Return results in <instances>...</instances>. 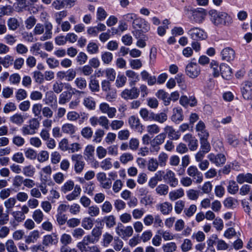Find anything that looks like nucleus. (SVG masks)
I'll use <instances>...</instances> for the list:
<instances>
[{
	"label": "nucleus",
	"instance_id": "13d9d810",
	"mask_svg": "<svg viewBox=\"0 0 252 252\" xmlns=\"http://www.w3.org/2000/svg\"><path fill=\"white\" fill-rule=\"evenodd\" d=\"M145 214V210L144 208H136L132 210V215L133 218L135 220L141 219Z\"/></svg>",
	"mask_w": 252,
	"mask_h": 252
},
{
	"label": "nucleus",
	"instance_id": "a18cd8bd",
	"mask_svg": "<svg viewBox=\"0 0 252 252\" xmlns=\"http://www.w3.org/2000/svg\"><path fill=\"white\" fill-rule=\"evenodd\" d=\"M163 252H174L176 251L177 245L174 242H169L162 246Z\"/></svg>",
	"mask_w": 252,
	"mask_h": 252
},
{
	"label": "nucleus",
	"instance_id": "774afa93",
	"mask_svg": "<svg viewBox=\"0 0 252 252\" xmlns=\"http://www.w3.org/2000/svg\"><path fill=\"white\" fill-rule=\"evenodd\" d=\"M81 133L84 138L90 139L92 137L93 131L91 127L87 126L82 128Z\"/></svg>",
	"mask_w": 252,
	"mask_h": 252
},
{
	"label": "nucleus",
	"instance_id": "aec40b11",
	"mask_svg": "<svg viewBox=\"0 0 252 252\" xmlns=\"http://www.w3.org/2000/svg\"><path fill=\"white\" fill-rule=\"evenodd\" d=\"M128 124L131 128L142 132L143 126L141 124L138 118L134 116H130L128 119Z\"/></svg>",
	"mask_w": 252,
	"mask_h": 252
},
{
	"label": "nucleus",
	"instance_id": "2f4dec72",
	"mask_svg": "<svg viewBox=\"0 0 252 252\" xmlns=\"http://www.w3.org/2000/svg\"><path fill=\"white\" fill-rule=\"evenodd\" d=\"M72 97L71 93L67 91H64L60 94L59 98V103L61 105L65 104L69 101Z\"/></svg>",
	"mask_w": 252,
	"mask_h": 252
},
{
	"label": "nucleus",
	"instance_id": "c9c22d12",
	"mask_svg": "<svg viewBox=\"0 0 252 252\" xmlns=\"http://www.w3.org/2000/svg\"><path fill=\"white\" fill-rule=\"evenodd\" d=\"M76 88L80 90H83L87 88V83L85 78L79 77L76 78L74 82Z\"/></svg>",
	"mask_w": 252,
	"mask_h": 252
},
{
	"label": "nucleus",
	"instance_id": "f257e3e1",
	"mask_svg": "<svg viewBox=\"0 0 252 252\" xmlns=\"http://www.w3.org/2000/svg\"><path fill=\"white\" fill-rule=\"evenodd\" d=\"M209 14L211 22L216 26H229L232 23V18L225 12H218L215 10H211Z\"/></svg>",
	"mask_w": 252,
	"mask_h": 252
},
{
	"label": "nucleus",
	"instance_id": "69168bd1",
	"mask_svg": "<svg viewBox=\"0 0 252 252\" xmlns=\"http://www.w3.org/2000/svg\"><path fill=\"white\" fill-rule=\"evenodd\" d=\"M89 86L92 92H98L99 91V82L96 79H91L89 82Z\"/></svg>",
	"mask_w": 252,
	"mask_h": 252
},
{
	"label": "nucleus",
	"instance_id": "6e6552de",
	"mask_svg": "<svg viewBox=\"0 0 252 252\" xmlns=\"http://www.w3.org/2000/svg\"><path fill=\"white\" fill-rule=\"evenodd\" d=\"M133 29H141L144 32H148L150 30V25L144 19L137 16L135 20L132 23Z\"/></svg>",
	"mask_w": 252,
	"mask_h": 252
},
{
	"label": "nucleus",
	"instance_id": "603ef678",
	"mask_svg": "<svg viewBox=\"0 0 252 252\" xmlns=\"http://www.w3.org/2000/svg\"><path fill=\"white\" fill-rule=\"evenodd\" d=\"M126 75L129 79L132 80L134 84L139 80L138 74L133 70H126Z\"/></svg>",
	"mask_w": 252,
	"mask_h": 252
},
{
	"label": "nucleus",
	"instance_id": "58836bf2",
	"mask_svg": "<svg viewBox=\"0 0 252 252\" xmlns=\"http://www.w3.org/2000/svg\"><path fill=\"white\" fill-rule=\"evenodd\" d=\"M25 118L21 114L16 113L10 117V121L17 125H21L24 122Z\"/></svg>",
	"mask_w": 252,
	"mask_h": 252
},
{
	"label": "nucleus",
	"instance_id": "7c9ffc66",
	"mask_svg": "<svg viewBox=\"0 0 252 252\" xmlns=\"http://www.w3.org/2000/svg\"><path fill=\"white\" fill-rule=\"evenodd\" d=\"M9 213L5 212L3 207L0 205V225L6 224L9 221Z\"/></svg>",
	"mask_w": 252,
	"mask_h": 252
},
{
	"label": "nucleus",
	"instance_id": "37998d69",
	"mask_svg": "<svg viewBox=\"0 0 252 252\" xmlns=\"http://www.w3.org/2000/svg\"><path fill=\"white\" fill-rule=\"evenodd\" d=\"M104 135L105 132L103 129H97L95 130L93 137V142L96 143H100L101 141L102 138L104 136Z\"/></svg>",
	"mask_w": 252,
	"mask_h": 252
},
{
	"label": "nucleus",
	"instance_id": "5701e85b",
	"mask_svg": "<svg viewBox=\"0 0 252 252\" xmlns=\"http://www.w3.org/2000/svg\"><path fill=\"white\" fill-rule=\"evenodd\" d=\"M220 71L222 77L225 79H229L232 75L231 68L225 63H221L220 66Z\"/></svg>",
	"mask_w": 252,
	"mask_h": 252
},
{
	"label": "nucleus",
	"instance_id": "8fccbe9b",
	"mask_svg": "<svg viewBox=\"0 0 252 252\" xmlns=\"http://www.w3.org/2000/svg\"><path fill=\"white\" fill-rule=\"evenodd\" d=\"M115 218L113 215L106 216L103 218V221L105 222L108 228H112L116 224Z\"/></svg>",
	"mask_w": 252,
	"mask_h": 252
},
{
	"label": "nucleus",
	"instance_id": "a211bd4d",
	"mask_svg": "<svg viewBox=\"0 0 252 252\" xmlns=\"http://www.w3.org/2000/svg\"><path fill=\"white\" fill-rule=\"evenodd\" d=\"M101 234L102 228L100 227L95 226L92 229L90 234L87 235L85 236L87 238L89 237L91 242H93V244H94L99 241Z\"/></svg>",
	"mask_w": 252,
	"mask_h": 252
},
{
	"label": "nucleus",
	"instance_id": "e433bc0d",
	"mask_svg": "<svg viewBox=\"0 0 252 252\" xmlns=\"http://www.w3.org/2000/svg\"><path fill=\"white\" fill-rule=\"evenodd\" d=\"M22 172L26 177H32L35 173V168L32 165H26L23 168Z\"/></svg>",
	"mask_w": 252,
	"mask_h": 252
},
{
	"label": "nucleus",
	"instance_id": "9b49d317",
	"mask_svg": "<svg viewBox=\"0 0 252 252\" xmlns=\"http://www.w3.org/2000/svg\"><path fill=\"white\" fill-rule=\"evenodd\" d=\"M139 95V90L135 87L131 89H125L121 94V97L126 100L136 99Z\"/></svg>",
	"mask_w": 252,
	"mask_h": 252
},
{
	"label": "nucleus",
	"instance_id": "7ed1b4c3",
	"mask_svg": "<svg viewBox=\"0 0 252 252\" xmlns=\"http://www.w3.org/2000/svg\"><path fill=\"white\" fill-rule=\"evenodd\" d=\"M89 122L93 127L99 125L105 129L108 130L109 129L110 122L108 118L105 116H101L99 117L97 116L91 117L89 119Z\"/></svg>",
	"mask_w": 252,
	"mask_h": 252
},
{
	"label": "nucleus",
	"instance_id": "f3484780",
	"mask_svg": "<svg viewBox=\"0 0 252 252\" xmlns=\"http://www.w3.org/2000/svg\"><path fill=\"white\" fill-rule=\"evenodd\" d=\"M164 181L171 187L175 188L178 185V180L175 173L171 170H167L164 175Z\"/></svg>",
	"mask_w": 252,
	"mask_h": 252
},
{
	"label": "nucleus",
	"instance_id": "4d7b16f0",
	"mask_svg": "<svg viewBox=\"0 0 252 252\" xmlns=\"http://www.w3.org/2000/svg\"><path fill=\"white\" fill-rule=\"evenodd\" d=\"M101 60L105 64H109L113 60V54L109 52L106 51L102 53Z\"/></svg>",
	"mask_w": 252,
	"mask_h": 252
},
{
	"label": "nucleus",
	"instance_id": "f03ea898",
	"mask_svg": "<svg viewBox=\"0 0 252 252\" xmlns=\"http://www.w3.org/2000/svg\"><path fill=\"white\" fill-rule=\"evenodd\" d=\"M45 29V32L43 35L41 36L40 40L41 41H45L46 40L51 38L52 35V24L49 22H46L44 23V26L40 24H37L33 30V34L34 35H40L44 32Z\"/></svg>",
	"mask_w": 252,
	"mask_h": 252
},
{
	"label": "nucleus",
	"instance_id": "a19ab883",
	"mask_svg": "<svg viewBox=\"0 0 252 252\" xmlns=\"http://www.w3.org/2000/svg\"><path fill=\"white\" fill-rule=\"evenodd\" d=\"M94 147L91 145H88L84 151V154L87 160H92L94 158Z\"/></svg>",
	"mask_w": 252,
	"mask_h": 252
},
{
	"label": "nucleus",
	"instance_id": "ddd939ff",
	"mask_svg": "<svg viewBox=\"0 0 252 252\" xmlns=\"http://www.w3.org/2000/svg\"><path fill=\"white\" fill-rule=\"evenodd\" d=\"M209 160L217 166H220L224 164L226 161V158L223 154L215 155L213 153L209 154L207 156Z\"/></svg>",
	"mask_w": 252,
	"mask_h": 252
},
{
	"label": "nucleus",
	"instance_id": "338daca9",
	"mask_svg": "<svg viewBox=\"0 0 252 252\" xmlns=\"http://www.w3.org/2000/svg\"><path fill=\"white\" fill-rule=\"evenodd\" d=\"M11 214L18 223L23 221L26 218L25 215H24L20 211H13Z\"/></svg>",
	"mask_w": 252,
	"mask_h": 252
},
{
	"label": "nucleus",
	"instance_id": "cd10ccee",
	"mask_svg": "<svg viewBox=\"0 0 252 252\" xmlns=\"http://www.w3.org/2000/svg\"><path fill=\"white\" fill-rule=\"evenodd\" d=\"M40 237L39 232L37 230L31 231L25 239L27 244L34 243L37 241Z\"/></svg>",
	"mask_w": 252,
	"mask_h": 252
},
{
	"label": "nucleus",
	"instance_id": "e2e57ef3",
	"mask_svg": "<svg viewBox=\"0 0 252 252\" xmlns=\"http://www.w3.org/2000/svg\"><path fill=\"white\" fill-rule=\"evenodd\" d=\"M87 49L88 52L91 54H97L99 51L98 46L93 42H91L88 44Z\"/></svg>",
	"mask_w": 252,
	"mask_h": 252
},
{
	"label": "nucleus",
	"instance_id": "09e8293b",
	"mask_svg": "<svg viewBox=\"0 0 252 252\" xmlns=\"http://www.w3.org/2000/svg\"><path fill=\"white\" fill-rule=\"evenodd\" d=\"M158 165L159 164L156 159L151 158L148 161V169L150 171L154 172L158 169Z\"/></svg>",
	"mask_w": 252,
	"mask_h": 252
},
{
	"label": "nucleus",
	"instance_id": "79ce46f5",
	"mask_svg": "<svg viewBox=\"0 0 252 252\" xmlns=\"http://www.w3.org/2000/svg\"><path fill=\"white\" fill-rule=\"evenodd\" d=\"M16 203V199L14 197H10L4 202V206L6 211L8 213L11 212Z\"/></svg>",
	"mask_w": 252,
	"mask_h": 252
},
{
	"label": "nucleus",
	"instance_id": "5fc2aeb1",
	"mask_svg": "<svg viewBox=\"0 0 252 252\" xmlns=\"http://www.w3.org/2000/svg\"><path fill=\"white\" fill-rule=\"evenodd\" d=\"M239 190V187L236 182L234 181H230L227 187V190L229 193L234 194L236 193Z\"/></svg>",
	"mask_w": 252,
	"mask_h": 252
},
{
	"label": "nucleus",
	"instance_id": "423d86ee",
	"mask_svg": "<svg viewBox=\"0 0 252 252\" xmlns=\"http://www.w3.org/2000/svg\"><path fill=\"white\" fill-rule=\"evenodd\" d=\"M115 229L117 234L123 239H127L131 236L133 233L132 226H125L122 223H119Z\"/></svg>",
	"mask_w": 252,
	"mask_h": 252
},
{
	"label": "nucleus",
	"instance_id": "393cba45",
	"mask_svg": "<svg viewBox=\"0 0 252 252\" xmlns=\"http://www.w3.org/2000/svg\"><path fill=\"white\" fill-rule=\"evenodd\" d=\"M157 208L164 215L169 214L172 210V205L168 202L160 203L157 206Z\"/></svg>",
	"mask_w": 252,
	"mask_h": 252
},
{
	"label": "nucleus",
	"instance_id": "a878e982",
	"mask_svg": "<svg viewBox=\"0 0 252 252\" xmlns=\"http://www.w3.org/2000/svg\"><path fill=\"white\" fill-rule=\"evenodd\" d=\"M236 180L237 182L240 184L244 182L252 184V174L249 173L240 174L237 176Z\"/></svg>",
	"mask_w": 252,
	"mask_h": 252
},
{
	"label": "nucleus",
	"instance_id": "9d476101",
	"mask_svg": "<svg viewBox=\"0 0 252 252\" xmlns=\"http://www.w3.org/2000/svg\"><path fill=\"white\" fill-rule=\"evenodd\" d=\"M72 160L74 162V170L77 174L81 173L85 167V162L81 155H73L71 156Z\"/></svg>",
	"mask_w": 252,
	"mask_h": 252
},
{
	"label": "nucleus",
	"instance_id": "ea45409f",
	"mask_svg": "<svg viewBox=\"0 0 252 252\" xmlns=\"http://www.w3.org/2000/svg\"><path fill=\"white\" fill-rule=\"evenodd\" d=\"M83 103L89 110H94L95 108V102L91 96L85 97L83 99Z\"/></svg>",
	"mask_w": 252,
	"mask_h": 252
},
{
	"label": "nucleus",
	"instance_id": "bb28decb",
	"mask_svg": "<svg viewBox=\"0 0 252 252\" xmlns=\"http://www.w3.org/2000/svg\"><path fill=\"white\" fill-rule=\"evenodd\" d=\"M171 120L176 123H179L183 120L182 110L181 108H176L173 110Z\"/></svg>",
	"mask_w": 252,
	"mask_h": 252
},
{
	"label": "nucleus",
	"instance_id": "b1692460",
	"mask_svg": "<svg viewBox=\"0 0 252 252\" xmlns=\"http://www.w3.org/2000/svg\"><path fill=\"white\" fill-rule=\"evenodd\" d=\"M61 130L64 134L72 135L76 133L77 127L72 124L66 123L62 126Z\"/></svg>",
	"mask_w": 252,
	"mask_h": 252
},
{
	"label": "nucleus",
	"instance_id": "c756f323",
	"mask_svg": "<svg viewBox=\"0 0 252 252\" xmlns=\"http://www.w3.org/2000/svg\"><path fill=\"white\" fill-rule=\"evenodd\" d=\"M184 195V191L182 188L170 191L169 193V199L172 201H174L178 198H181Z\"/></svg>",
	"mask_w": 252,
	"mask_h": 252
},
{
	"label": "nucleus",
	"instance_id": "39448f33",
	"mask_svg": "<svg viewBox=\"0 0 252 252\" xmlns=\"http://www.w3.org/2000/svg\"><path fill=\"white\" fill-rule=\"evenodd\" d=\"M192 59L186 67L185 72L187 76L191 78H196L200 73V68L196 63Z\"/></svg>",
	"mask_w": 252,
	"mask_h": 252
},
{
	"label": "nucleus",
	"instance_id": "de8ad7c7",
	"mask_svg": "<svg viewBox=\"0 0 252 252\" xmlns=\"http://www.w3.org/2000/svg\"><path fill=\"white\" fill-rule=\"evenodd\" d=\"M168 186L165 184L159 185L156 189L157 193L160 195H166L168 192Z\"/></svg>",
	"mask_w": 252,
	"mask_h": 252
},
{
	"label": "nucleus",
	"instance_id": "49530a36",
	"mask_svg": "<svg viewBox=\"0 0 252 252\" xmlns=\"http://www.w3.org/2000/svg\"><path fill=\"white\" fill-rule=\"evenodd\" d=\"M7 26L9 30L15 31L19 27V23L15 18H10L7 21Z\"/></svg>",
	"mask_w": 252,
	"mask_h": 252
},
{
	"label": "nucleus",
	"instance_id": "4468645a",
	"mask_svg": "<svg viewBox=\"0 0 252 252\" xmlns=\"http://www.w3.org/2000/svg\"><path fill=\"white\" fill-rule=\"evenodd\" d=\"M241 93L244 99H252V83L249 81L243 83L242 85Z\"/></svg>",
	"mask_w": 252,
	"mask_h": 252
},
{
	"label": "nucleus",
	"instance_id": "0e129e2a",
	"mask_svg": "<svg viewBox=\"0 0 252 252\" xmlns=\"http://www.w3.org/2000/svg\"><path fill=\"white\" fill-rule=\"evenodd\" d=\"M133 156L129 153H125L120 157V161L123 164H126L127 162L133 160Z\"/></svg>",
	"mask_w": 252,
	"mask_h": 252
},
{
	"label": "nucleus",
	"instance_id": "c03bdc74",
	"mask_svg": "<svg viewBox=\"0 0 252 252\" xmlns=\"http://www.w3.org/2000/svg\"><path fill=\"white\" fill-rule=\"evenodd\" d=\"M94 220L90 217H86L82 221V226L86 230L91 229L94 226Z\"/></svg>",
	"mask_w": 252,
	"mask_h": 252
},
{
	"label": "nucleus",
	"instance_id": "473e14b6",
	"mask_svg": "<svg viewBox=\"0 0 252 252\" xmlns=\"http://www.w3.org/2000/svg\"><path fill=\"white\" fill-rule=\"evenodd\" d=\"M44 216L42 211L40 209H37L33 212L32 218L36 223L39 224L43 220Z\"/></svg>",
	"mask_w": 252,
	"mask_h": 252
},
{
	"label": "nucleus",
	"instance_id": "4be33fe9",
	"mask_svg": "<svg viewBox=\"0 0 252 252\" xmlns=\"http://www.w3.org/2000/svg\"><path fill=\"white\" fill-rule=\"evenodd\" d=\"M58 242V239L56 235H46L44 236L42 244L46 247L56 245Z\"/></svg>",
	"mask_w": 252,
	"mask_h": 252
},
{
	"label": "nucleus",
	"instance_id": "1a4fd4ad",
	"mask_svg": "<svg viewBox=\"0 0 252 252\" xmlns=\"http://www.w3.org/2000/svg\"><path fill=\"white\" fill-rule=\"evenodd\" d=\"M96 179L100 184V186L105 189H110L112 186V180L107 178L104 172H99L96 174Z\"/></svg>",
	"mask_w": 252,
	"mask_h": 252
},
{
	"label": "nucleus",
	"instance_id": "f704fd0d",
	"mask_svg": "<svg viewBox=\"0 0 252 252\" xmlns=\"http://www.w3.org/2000/svg\"><path fill=\"white\" fill-rule=\"evenodd\" d=\"M13 57L9 55H7L3 58L0 57V63L5 68L9 67L13 64Z\"/></svg>",
	"mask_w": 252,
	"mask_h": 252
},
{
	"label": "nucleus",
	"instance_id": "052dcab7",
	"mask_svg": "<svg viewBox=\"0 0 252 252\" xmlns=\"http://www.w3.org/2000/svg\"><path fill=\"white\" fill-rule=\"evenodd\" d=\"M45 96V102L47 105H50L57 100V97L52 92H47Z\"/></svg>",
	"mask_w": 252,
	"mask_h": 252
},
{
	"label": "nucleus",
	"instance_id": "dca6fc26",
	"mask_svg": "<svg viewBox=\"0 0 252 252\" xmlns=\"http://www.w3.org/2000/svg\"><path fill=\"white\" fill-rule=\"evenodd\" d=\"M221 59L228 62L234 60L235 58L234 50L230 47H226L223 49L220 53Z\"/></svg>",
	"mask_w": 252,
	"mask_h": 252
},
{
	"label": "nucleus",
	"instance_id": "6ab92c4d",
	"mask_svg": "<svg viewBox=\"0 0 252 252\" xmlns=\"http://www.w3.org/2000/svg\"><path fill=\"white\" fill-rule=\"evenodd\" d=\"M90 244H93L91 239L85 236L82 240L77 244L76 247L81 252H88L90 247Z\"/></svg>",
	"mask_w": 252,
	"mask_h": 252
},
{
	"label": "nucleus",
	"instance_id": "20e7f679",
	"mask_svg": "<svg viewBox=\"0 0 252 252\" xmlns=\"http://www.w3.org/2000/svg\"><path fill=\"white\" fill-rule=\"evenodd\" d=\"M190 38L194 41L205 40L207 37V34L205 31L198 27H192L187 32Z\"/></svg>",
	"mask_w": 252,
	"mask_h": 252
},
{
	"label": "nucleus",
	"instance_id": "3c124183",
	"mask_svg": "<svg viewBox=\"0 0 252 252\" xmlns=\"http://www.w3.org/2000/svg\"><path fill=\"white\" fill-rule=\"evenodd\" d=\"M5 248L8 252H19L13 240L11 239L6 242Z\"/></svg>",
	"mask_w": 252,
	"mask_h": 252
},
{
	"label": "nucleus",
	"instance_id": "c85d7f7f",
	"mask_svg": "<svg viewBox=\"0 0 252 252\" xmlns=\"http://www.w3.org/2000/svg\"><path fill=\"white\" fill-rule=\"evenodd\" d=\"M141 117L145 121H152L154 113L148 110L146 108H142L139 112Z\"/></svg>",
	"mask_w": 252,
	"mask_h": 252
},
{
	"label": "nucleus",
	"instance_id": "4c0bfd02",
	"mask_svg": "<svg viewBox=\"0 0 252 252\" xmlns=\"http://www.w3.org/2000/svg\"><path fill=\"white\" fill-rule=\"evenodd\" d=\"M114 239L113 236L108 232H105L102 235L101 244L104 247H107Z\"/></svg>",
	"mask_w": 252,
	"mask_h": 252
},
{
	"label": "nucleus",
	"instance_id": "412c9836",
	"mask_svg": "<svg viewBox=\"0 0 252 252\" xmlns=\"http://www.w3.org/2000/svg\"><path fill=\"white\" fill-rule=\"evenodd\" d=\"M164 131L166 134H167L168 137L171 140H178L180 137V134L178 131L175 130L173 126H166L164 127Z\"/></svg>",
	"mask_w": 252,
	"mask_h": 252
},
{
	"label": "nucleus",
	"instance_id": "6e6d98bb",
	"mask_svg": "<svg viewBox=\"0 0 252 252\" xmlns=\"http://www.w3.org/2000/svg\"><path fill=\"white\" fill-rule=\"evenodd\" d=\"M123 246V241L118 237H115L113 243V249L119 252L122 249Z\"/></svg>",
	"mask_w": 252,
	"mask_h": 252
},
{
	"label": "nucleus",
	"instance_id": "864d4df0",
	"mask_svg": "<svg viewBox=\"0 0 252 252\" xmlns=\"http://www.w3.org/2000/svg\"><path fill=\"white\" fill-rule=\"evenodd\" d=\"M192 247V243L190 240L185 239L181 246V249L183 252H187L191 250Z\"/></svg>",
	"mask_w": 252,
	"mask_h": 252
},
{
	"label": "nucleus",
	"instance_id": "680f3d73",
	"mask_svg": "<svg viewBox=\"0 0 252 252\" xmlns=\"http://www.w3.org/2000/svg\"><path fill=\"white\" fill-rule=\"evenodd\" d=\"M156 96L160 99H162L165 102V105H168L170 103L169 98L168 97V94L162 90H160L156 93Z\"/></svg>",
	"mask_w": 252,
	"mask_h": 252
},
{
	"label": "nucleus",
	"instance_id": "0eeeda50",
	"mask_svg": "<svg viewBox=\"0 0 252 252\" xmlns=\"http://www.w3.org/2000/svg\"><path fill=\"white\" fill-rule=\"evenodd\" d=\"M187 173L190 178H192V180H194L195 183L200 184L203 181V175L196 166L194 165L189 166L187 169Z\"/></svg>",
	"mask_w": 252,
	"mask_h": 252
},
{
	"label": "nucleus",
	"instance_id": "f8f14e48",
	"mask_svg": "<svg viewBox=\"0 0 252 252\" xmlns=\"http://www.w3.org/2000/svg\"><path fill=\"white\" fill-rule=\"evenodd\" d=\"M99 109L102 114H107L110 119L114 118L117 112L115 107H110L106 102L101 103L99 105Z\"/></svg>",
	"mask_w": 252,
	"mask_h": 252
},
{
	"label": "nucleus",
	"instance_id": "72a5a7b5",
	"mask_svg": "<svg viewBox=\"0 0 252 252\" xmlns=\"http://www.w3.org/2000/svg\"><path fill=\"white\" fill-rule=\"evenodd\" d=\"M168 116L165 112L154 114L153 121L163 124L167 120Z\"/></svg>",
	"mask_w": 252,
	"mask_h": 252
},
{
	"label": "nucleus",
	"instance_id": "2eb2a0df",
	"mask_svg": "<svg viewBox=\"0 0 252 252\" xmlns=\"http://www.w3.org/2000/svg\"><path fill=\"white\" fill-rule=\"evenodd\" d=\"M207 16L206 10L203 8H198L192 12V16L193 21L198 24H201L205 20Z\"/></svg>",
	"mask_w": 252,
	"mask_h": 252
},
{
	"label": "nucleus",
	"instance_id": "bf43d9fd",
	"mask_svg": "<svg viewBox=\"0 0 252 252\" xmlns=\"http://www.w3.org/2000/svg\"><path fill=\"white\" fill-rule=\"evenodd\" d=\"M157 233L162 236L164 241H170L174 239V236L168 231L159 230L157 231Z\"/></svg>",
	"mask_w": 252,
	"mask_h": 252
}]
</instances>
